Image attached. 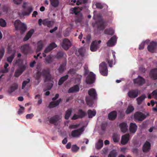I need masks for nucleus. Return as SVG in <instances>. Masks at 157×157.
I'll return each instance as SVG.
<instances>
[{
  "label": "nucleus",
  "mask_w": 157,
  "mask_h": 157,
  "mask_svg": "<svg viewBox=\"0 0 157 157\" xmlns=\"http://www.w3.org/2000/svg\"><path fill=\"white\" fill-rule=\"evenodd\" d=\"M9 66V64L6 63L4 66V69L0 71V72L3 73H6L8 71V69L7 68V67Z\"/></svg>",
  "instance_id": "45"
},
{
  "label": "nucleus",
  "mask_w": 157,
  "mask_h": 157,
  "mask_svg": "<svg viewBox=\"0 0 157 157\" xmlns=\"http://www.w3.org/2000/svg\"><path fill=\"white\" fill-rule=\"evenodd\" d=\"M135 83H137L139 85H141L145 82L144 78L140 76H138L137 78L134 80Z\"/></svg>",
  "instance_id": "18"
},
{
  "label": "nucleus",
  "mask_w": 157,
  "mask_h": 157,
  "mask_svg": "<svg viewBox=\"0 0 157 157\" xmlns=\"http://www.w3.org/2000/svg\"><path fill=\"white\" fill-rule=\"evenodd\" d=\"M21 54L20 53H18L17 54V57L15 61V63L19 65H22L23 64V61L22 59L21 58Z\"/></svg>",
  "instance_id": "17"
},
{
  "label": "nucleus",
  "mask_w": 157,
  "mask_h": 157,
  "mask_svg": "<svg viewBox=\"0 0 157 157\" xmlns=\"http://www.w3.org/2000/svg\"><path fill=\"white\" fill-rule=\"evenodd\" d=\"M151 149V144L149 142L146 141L144 144L143 147V151L145 153L148 152Z\"/></svg>",
  "instance_id": "13"
},
{
  "label": "nucleus",
  "mask_w": 157,
  "mask_h": 157,
  "mask_svg": "<svg viewBox=\"0 0 157 157\" xmlns=\"http://www.w3.org/2000/svg\"><path fill=\"white\" fill-rule=\"evenodd\" d=\"M30 80L29 79H27L26 80L24 81L23 82L22 86V89H23L25 87V86L29 83L30 82Z\"/></svg>",
  "instance_id": "48"
},
{
  "label": "nucleus",
  "mask_w": 157,
  "mask_h": 157,
  "mask_svg": "<svg viewBox=\"0 0 157 157\" xmlns=\"http://www.w3.org/2000/svg\"><path fill=\"white\" fill-rule=\"evenodd\" d=\"M35 98L38 100V104L40 105L42 103V101L41 97L40 95L38 94L36 95Z\"/></svg>",
  "instance_id": "47"
},
{
  "label": "nucleus",
  "mask_w": 157,
  "mask_h": 157,
  "mask_svg": "<svg viewBox=\"0 0 157 157\" xmlns=\"http://www.w3.org/2000/svg\"><path fill=\"white\" fill-rule=\"evenodd\" d=\"M24 10L22 12L21 15H29L33 11L32 7L29 5L28 2H24L22 5Z\"/></svg>",
  "instance_id": "3"
},
{
  "label": "nucleus",
  "mask_w": 157,
  "mask_h": 157,
  "mask_svg": "<svg viewBox=\"0 0 157 157\" xmlns=\"http://www.w3.org/2000/svg\"><path fill=\"white\" fill-rule=\"evenodd\" d=\"M79 118H80V117H79V115H77L76 114H75L72 117V119L73 120H75V119H77Z\"/></svg>",
  "instance_id": "64"
},
{
  "label": "nucleus",
  "mask_w": 157,
  "mask_h": 157,
  "mask_svg": "<svg viewBox=\"0 0 157 157\" xmlns=\"http://www.w3.org/2000/svg\"><path fill=\"white\" fill-rule=\"evenodd\" d=\"M78 114L80 118H82L85 116L86 113L82 110L80 109L78 110Z\"/></svg>",
  "instance_id": "50"
},
{
  "label": "nucleus",
  "mask_w": 157,
  "mask_h": 157,
  "mask_svg": "<svg viewBox=\"0 0 157 157\" xmlns=\"http://www.w3.org/2000/svg\"><path fill=\"white\" fill-rule=\"evenodd\" d=\"M6 25V23L5 20L3 19H0V26L4 27Z\"/></svg>",
  "instance_id": "57"
},
{
  "label": "nucleus",
  "mask_w": 157,
  "mask_h": 157,
  "mask_svg": "<svg viewBox=\"0 0 157 157\" xmlns=\"http://www.w3.org/2000/svg\"><path fill=\"white\" fill-rule=\"evenodd\" d=\"M96 111L95 110H89L87 113L89 118H92L96 114Z\"/></svg>",
  "instance_id": "36"
},
{
  "label": "nucleus",
  "mask_w": 157,
  "mask_h": 157,
  "mask_svg": "<svg viewBox=\"0 0 157 157\" xmlns=\"http://www.w3.org/2000/svg\"><path fill=\"white\" fill-rule=\"evenodd\" d=\"M84 131L83 127H81L78 129L74 130L71 132L72 137L75 138L78 137Z\"/></svg>",
  "instance_id": "8"
},
{
  "label": "nucleus",
  "mask_w": 157,
  "mask_h": 157,
  "mask_svg": "<svg viewBox=\"0 0 157 157\" xmlns=\"http://www.w3.org/2000/svg\"><path fill=\"white\" fill-rule=\"evenodd\" d=\"M101 41L100 40H96L93 41L91 44L90 50L92 52H95L100 47V44Z\"/></svg>",
  "instance_id": "6"
},
{
  "label": "nucleus",
  "mask_w": 157,
  "mask_h": 157,
  "mask_svg": "<svg viewBox=\"0 0 157 157\" xmlns=\"http://www.w3.org/2000/svg\"><path fill=\"white\" fill-rule=\"evenodd\" d=\"M129 137V134H126L122 136L121 138V144L123 145L126 144L128 142Z\"/></svg>",
  "instance_id": "15"
},
{
  "label": "nucleus",
  "mask_w": 157,
  "mask_h": 157,
  "mask_svg": "<svg viewBox=\"0 0 157 157\" xmlns=\"http://www.w3.org/2000/svg\"><path fill=\"white\" fill-rule=\"evenodd\" d=\"M95 5L97 8L101 9L103 8V5L101 3L99 2H97L96 3Z\"/></svg>",
  "instance_id": "59"
},
{
  "label": "nucleus",
  "mask_w": 157,
  "mask_h": 157,
  "mask_svg": "<svg viewBox=\"0 0 157 157\" xmlns=\"http://www.w3.org/2000/svg\"><path fill=\"white\" fill-rule=\"evenodd\" d=\"M137 129V126L135 123H132L130 124L129 130L130 132L133 133H135Z\"/></svg>",
  "instance_id": "22"
},
{
  "label": "nucleus",
  "mask_w": 157,
  "mask_h": 157,
  "mask_svg": "<svg viewBox=\"0 0 157 157\" xmlns=\"http://www.w3.org/2000/svg\"><path fill=\"white\" fill-rule=\"evenodd\" d=\"M43 75V74L41 73V72L38 71L36 74L34 76L36 80H39V79Z\"/></svg>",
  "instance_id": "49"
},
{
  "label": "nucleus",
  "mask_w": 157,
  "mask_h": 157,
  "mask_svg": "<svg viewBox=\"0 0 157 157\" xmlns=\"http://www.w3.org/2000/svg\"><path fill=\"white\" fill-rule=\"evenodd\" d=\"M99 71L101 74L104 76H106L108 75V70L107 65L105 63L103 62L99 65Z\"/></svg>",
  "instance_id": "5"
},
{
  "label": "nucleus",
  "mask_w": 157,
  "mask_h": 157,
  "mask_svg": "<svg viewBox=\"0 0 157 157\" xmlns=\"http://www.w3.org/2000/svg\"><path fill=\"white\" fill-rule=\"evenodd\" d=\"M85 0H78L76 2V4L77 5H79L81 4L83 2H85Z\"/></svg>",
  "instance_id": "63"
},
{
  "label": "nucleus",
  "mask_w": 157,
  "mask_h": 157,
  "mask_svg": "<svg viewBox=\"0 0 157 157\" xmlns=\"http://www.w3.org/2000/svg\"><path fill=\"white\" fill-rule=\"evenodd\" d=\"M88 94L92 98L94 99L97 95L95 90L92 88L88 90Z\"/></svg>",
  "instance_id": "21"
},
{
  "label": "nucleus",
  "mask_w": 157,
  "mask_h": 157,
  "mask_svg": "<svg viewBox=\"0 0 157 157\" xmlns=\"http://www.w3.org/2000/svg\"><path fill=\"white\" fill-rule=\"evenodd\" d=\"M146 98V96L145 95H143L137 98L136 100L137 104L139 105Z\"/></svg>",
  "instance_id": "33"
},
{
  "label": "nucleus",
  "mask_w": 157,
  "mask_h": 157,
  "mask_svg": "<svg viewBox=\"0 0 157 157\" xmlns=\"http://www.w3.org/2000/svg\"><path fill=\"white\" fill-rule=\"evenodd\" d=\"M30 49V47L29 44H26L21 46V51L26 54Z\"/></svg>",
  "instance_id": "19"
},
{
  "label": "nucleus",
  "mask_w": 157,
  "mask_h": 157,
  "mask_svg": "<svg viewBox=\"0 0 157 157\" xmlns=\"http://www.w3.org/2000/svg\"><path fill=\"white\" fill-rule=\"evenodd\" d=\"M71 109H69L67 110L66 113L65 117L66 119H68L70 116L71 113Z\"/></svg>",
  "instance_id": "46"
},
{
  "label": "nucleus",
  "mask_w": 157,
  "mask_h": 157,
  "mask_svg": "<svg viewBox=\"0 0 157 157\" xmlns=\"http://www.w3.org/2000/svg\"><path fill=\"white\" fill-rule=\"evenodd\" d=\"M120 139V136L117 134H114L113 136V139L115 143L118 142Z\"/></svg>",
  "instance_id": "43"
},
{
  "label": "nucleus",
  "mask_w": 157,
  "mask_h": 157,
  "mask_svg": "<svg viewBox=\"0 0 157 157\" xmlns=\"http://www.w3.org/2000/svg\"><path fill=\"white\" fill-rule=\"evenodd\" d=\"M61 118V117H59V118H57L56 117H52L51 118V122H52L53 123H54L55 121H57L59 120Z\"/></svg>",
  "instance_id": "61"
},
{
  "label": "nucleus",
  "mask_w": 157,
  "mask_h": 157,
  "mask_svg": "<svg viewBox=\"0 0 157 157\" xmlns=\"http://www.w3.org/2000/svg\"><path fill=\"white\" fill-rule=\"evenodd\" d=\"M117 116V113L113 111L110 113L108 115V118L110 120H113L115 119Z\"/></svg>",
  "instance_id": "30"
},
{
  "label": "nucleus",
  "mask_w": 157,
  "mask_h": 157,
  "mask_svg": "<svg viewBox=\"0 0 157 157\" xmlns=\"http://www.w3.org/2000/svg\"><path fill=\"white\" fill-rule=\"evenodd\" d=\"M103 145V141L99 140L95 144V147L97 149H100L102 147Z\"/></svg>",
  "instance_id": "35"
},
{
  "label": "nucleus",
  "mask_w": 157,
  "mask_h": 157,
  "mask_svg": "<svg viewBox=\"0 0 157 157\" xmlns=\"http://www.w3.org/2000/svg\"><path fill=\"white\" fill-rule=\"evenodd\" d=\"M18 85L17 84H15L12 85L9 89L8 92L11 94L16 89H17L18 87Z\"/></svg>",
  "instance_id": "37"
},
{
  "label": "nucleus",
  "mask_w": 157,
  "mask_h": 157,
  "mask_svg": "<svg viewBox=\"0 0 157 157\" xmlns=\"http://www.w3.org/2000/svg\"><path fill=\"white\" fill-rule=\"evenodd\" d=\"M85 52V50L83 48H81L79 49L78 51V52H79V54L81 56H82L83 55Z\"/></svg>",
  "instance_id": "58"
},
{
  "label": "nucleus",
  "mask_w": 157,
  "mask_h": 157,
  "mask_svg": "<svg viewBox=\"0 0 157 157\" xmlns=\"http://www.w3.org/2000/svg\"><path fill=\"white\" fill-rule=\"evenodd\" d=\"M66 65V63H64L60 66L59 69V72H62L64 71V70L65 69V67Z\"/></svg>",
  "instance_id": "53"
},
{
  "label": "nucleus",
  "mask_w": 157,
  "mask_h": 157,
  "mask_svg": "<svg viewBox=\"0 0 157 157\" xmlns=\"http://www.w3.org/2000/svg\"><path fill=\"white\" fill-rule=\"evenodd\" d=\"M22 1V0H13V3L16 5L20 4Z\"/></svg>",
  "instance_id": "60"
},
{
  "label": "nucleus",
  "mask_w": 157,
  "mask_h": 157,
  "mask_svg": "<svg viewBox=\"0 0 157 157\" xmlns=\"http://www.w3.org/2000/svg\"><path fill=\"white\" fill-rule=\"evenodd\" d=\"M147 41H145L144 42H142V43L140 44L139 45V49L140 50H142L144 48V45L147 44Z\"/></svg>",
  "instance_id": "54"
},
{
  "label": "nucleus",
  "mask_w": 157,
  "mask_h": 157,
  "mask_svg": "<svg viewBox=\"0 0 157 157\" xmlns=\"http://www.w3.org/2000/svg\"><path fill=\"white\" fill-rule=\"evenodd\" d=\"M156 46V43L154 42H151L149 45L148 46V51L151 52H153L155 49Z\"/></svg>",
  "instance_id": "16"
},
{
  "label": "nucleus",
  "mask_w": 157,
  "mask_h": 157,
  "mask_svg": "<svg viewBox=\"0 0 157 157\" xmlns=\"http://www.w3.org/2000/svg\"><path fill=\"white\" fill-rule=\"evenodd\" d=\"M15 29L23 34L26 30V26L24 23H21L19 20H16L14 23Z\"/></svg>",
  "instance_id": "1"
},
{
  "label": "nucleus",
  "mask_w": 157,
  "mask_h": 157,
  "mask_svg": "<svg viewBox=\"0 0 157 157\" xmlns=\"http://www.w3.org/2000/svg\"><path fill=\"white\" fill-rule=\"evenodd\" d=\"M117 40V37L114 36L107 43V46L109 47H112L115 44Z\"/></svg>",
  "instance_id": "11"
},
{
  "label": "nucleus",
  "mask_w": 157,
  "mask_h": 157,
  "mask_svg": "<svg viewBox=\"0 0 157 157\" xmlns=\"http://www.w3.org/2000/svg\"><path fill=\"white\" fill-rule=\"evenodd\" d=\"M8 53L11 55L7 58V60L9 63H11L14 57L15 52L13 50H12L10 48H8Z\"/></svg>",
  "instance_id": "9"
},
{
  "label": "nucleus",
  "mask_w": 157,
  "mask_h": 157,
  "mask_svg": "<svg viewBox=\"0 0 157 157\" xmlns=\"http://www.w3.org/2000/svg\"><path fill=\"white\" fill-rule=\"evenodd\" d=\"M33 116H34L33 114V113H31V114H27L26 115V119H31Z\"/></svg>",
  "instance_id": "62"
},
{
  "label": "nucleus",
  "mask_w": 157,
  "mask_h": 157,
  "mask_svg": "<svg viewBox=\"0 0 157 157\" xmlns=\"http://www.w3.org/2000/svg\"><path fill=\"white\" fill-rule=\"evenodd\" d=\"M115 32V30L112 28L106 29L105 31V33L106 34L112 35Z\"/></svg>",
  "instance_id": "34"
},
{
  "label": "nucleus",
  "mask_w": 157,
  "mask_h": 157,
  "mask_svg": "<svg viewBox=\"0 0 157 157\" xmlns=\"http://www.w3.org/2000/svg\"><path fill=\"white\" fill-rule=\"evenodd\" d=\"M78 8L77 7H74L71 9L72 11V13H75V14H77L78 13V16H79L80 17L81 19L78 21V22H80L81 21V19L82 18V14L80 13H79V11H78Z\"/></svg>",
  "instance_id": "24"
},
{
  "label": "nucleus",
  "mask_w": 157,
  "mask_h": 157,
  "mask_svg": "<svg viewBox=\"0 0 157 157\" xmlns=\"http://www.w3.org/2000/svg\"><path fill=\"white\" fill-rule=\"evenodd\" d=\"M85 70V74H88V76L86 80V82L87 84H91L94 82L95 79V75L92 72L89 73L87 67H84Z\"/></svg>",
  "instance_id": "4"
},
{
  "label": "nucleus",
  "mask_w": 157,
  "mask_h": 157,
  "mask_svg": "<svg viewBox=\"0 0 157 157\" xmlns=\"http://www.w3.org/2000/svg\"><path fill=\"white\" fill-rule=\"evenodd\" d=\"M5 50L3 48H2L0 49V60L2 58L4 54Z\"/></svg>",
  "instance_id": "55"
},
{
  "label": "nucleus",
  "mask_w": 157,
  "mask_h": 157,
  "mask_svg": "<svg viewBox=\"0 0 157 157\" xmlns=\"http://www.w3.org/2000/svg\"><path fill=\"white\" fill-rule=\"evenodd\" d=\"M61 101V99H59L56 101L52 102L50 103L49 105V107L50 108H53L55 107L58 105Z\"/></svg>",
  "instance_id": "27"
},
{
  "label": "nucleus",
  "mask_w": 157,
  "mask_h": 157,
  "mask_svg": "<svg viewBox=\"0 0 157 157\" xmlns=\"http://www.w3.org/2000/svg\"><path fill=\"white\" fill-rule=\"evenodd\" d=\"M150 76L153 79H157V69H153L151 71Z\"/></svg>",
  "instance_id": "23"
},
{
  "label": "nucleus",
  "mask_w": 157,
  "mask_h": 157,
  "mask_svg": "<svg viewBox=\"0 0 157 157\" xmlns=\"http://www.w3.org/2000/svg\"><path fill=\"white\" fill-rule=\"evenodd\" d=\"M71 43L70 41L67 39L63 40L61 46L65 50H67L71 46Z\"/></svg>",
  "instance_id": "10"
},
{
  "label": "nucleus",
  "mask_w": 157,
  "mask_h": 157,
  "mask_svg": "<svg viewBox=\"0 0 157 157\" xmlns=\"http://www.w3.org/2000/svg\"><path fill=\"white\" fill-rule=\"evenodd\" d=\"M121 131L123 132H125L127 130L128 126L126 123H122L119 125Z\"/></svg>",
  "instance_id": "25"
},
{
  "label": "nucleus",
  "mask_w": 157,
  "mask_h": 157,
  "mask_svg": "<svg viewBox=\"0 0 157 157\" xmlns=\"http://www.w3.org/2000/svg\"><path fill=\"white\" fill-rule=\"evenodd\" d=\"M20 109L19 110L18 112V113L19 115L22 114L24 113L25 109V108L24 107L21 105L20 106Z\"/></svg>",
  "instance_id": "56"
},
{
  "label": "nucleus",
  "mask_w": 157,
  "mask_h": 157,
  "mask_svg": "<svg viewBox=\"0 0 157 157\" xmlns=\"http://www.w3.org/2000/svg\"><path fill=\"white\" fill-rule=\"evenodd\" d=\"M152 95L155 98H157V90H154L151 94H150L148 95V98L149 99L151 98V95Z\"/></svg>",
  "instance_id": "44"
},
{
  "label": "nucleus",
  "mask_w": 157,
  "mask_h": 157,
  "mask_svg": "<svg viewBox=\"0 0 157 157\" xmlns=\"http://www.w3.org/2000/svg\"><path fill=\"white\" fill-rule=\"evenodd\" d=\"M79 90V89L78 86L76 85L70 88L68 90V92L69 93L75 92L78 91Z\"/></svg>",
  "instance_id": "29"
},
{
  "label": "nucleus",
  "mask_w": 157,
  "mask_h": 157,
  "mask_svg": "<svg viewBox=\"0 0 157 157\" xmlns=\"http://www.w3.org/2000/svg\"><path fill=\"white\" fill-rule=\"evenodd\" d=\"M79 148L76 145H73L71 147V150L73 152L77 151L79 150Z\"/></svg>",
  "instance_id": "52"
},
{
  "label": "nucleus",
  "mask_w": 157,
  "mask_h": 157,
  "mask_svg": "<svg viewBox=\"0 0 157 157\" xmlns=\"http://www.w3.org/2000/svg\"><path fill=\"white\" fill-rule=\"evenodd\" d=\"M54 59V57L53 56H48L45 59V63H49L53 61Z\"/></svg>",
  "instance_id": "40"
},
{
  "label": "nucleus",
  "mask_w": 157,
  "mask_h": 157,
  "mask_svg": "<svg viewBox=\"0 0 157 157\" xmlns=\"http://www.w3.org/2000/svg\"><path fill=\"white\" fill-rule=\"evenodd\" d=\"M37 44V46L36 49V52H38L42 50L44 44L43 41H40L38 42Z\"/></svg>",
  "instance_id": "32"
},
{
  "label": "nucleus",
  "mask_w": 157,
  "mask_h": 157,
  "mask_svg": "<svg viewBox=\"0 0 157 157\" xmlns=\"http://www.w3.org/2000/svg\"><path fill=\"white\" fill-rule=\"evenodd\" d=\"M26 68V66L24 65L18 69L15 72L14 76L16 77L19 76L23 72Z\"/></svg>",
  "instance_id": "20"
},
{
  "label": "nucleus",
  "mask_w": 157,
  "mask_h": 157,
  "mask_svg": "<svg viewBox=\"0 0 157 157\" xmlns=\"http://www.w3.org/2000/svg\"><path fill=\"white\" fill-rule=\"evenodd\" d=\"M43 24L48 27H50L54 24L53 21H49L48 19H45L43 21Z\"/></svg>",
  "instance_id": "31"
},
{
  "label": "nucleus",
  "mask_w": 157,
  "mask_h": 157,
  "mask_svg": "<svg viewBox=\"0 0 157 157\" xmlns=\"http://www.w3.org/2000/svg\"><path fill=\"white\" fill-rule=\"evenodd\" d=\"M51 5L54 7H57L59 3V0H50Z\"/></svg>",
  "instance_id": "38"
},
{
  "label": "nucleus",
  "mask_w": 157,
  "mask_h": 157,
  "mask_svg": "<svg viewBox=\"0 0 157 157\" xmlns=\"http://www.w3.org/2000/svg\"><path fill=\"white\" fill-rule=\"evenodd\" d=\"M134 110V108L132 105H129L126 111L127 114H129L132 112Z\"/></svg>",
  "instance_id": "42"
},
{
  "label": "nucleus",
  "mask_w": 157,
  "mask_h": 157,
  "mask_svg": "<svg viewBox=\"0 0 157 157\" xmlns=\"http://www.w3.org/2000/svg\"><path fill=\"white\" fill-rule=\"evenodd\" d=\"M91 99L90 97H87L86 98V101L88 105L91 107L92 105V103L91 102Z\"/></svg>",
  "instance_id": "51"
},
{
  "label": "nucleus",
  "mask_w": 157,
  "mask_h": 157,
  "mask_svg": "<svg viewBox=\"0 0 157 157\" xmlns=\"http://www.w3.org/2000/svg\"><path fill=\"white\" fill-rule=\"evenodd\" d=\"M112 51V54L114 58V60H110L109 58L107 60L109 64V66L110 67H112L113 65L115 63V61L114 60L115 58V52L113 51Z\"/></svg>",
  "instance_id": "28"
},
{
  "label": "nucleus",
  "mask_w": 157,
  "mask_h": 157,
  "mask_svg": "<svg viewBox=\"0 0 157 157\" xmlns=\"http://www.w3.org/2000/svg\"><path fill=\"white\" fill-rule=\"evenodd\" d=\"M34 32V30L32 29L29 30L24 38V41H26L29 39Z\"/></svg>",
  "instance_id": "26"
},
{
  "label": "nucleus",
  "mask_w": 157,
  "mask_h": 157,
  "mask_svg": "<svg viewBox=\"0 0 157 157\" xmlns=\"http://www.w3.org/2000/svg\"><path fill=\"white\" fill-rule=\"evenodd\" d=\"M96 13L97 12L96 11H94L93 18L94 19H98L99 20V22L98 23V29L99 30H103L107 25V23L101 17H98V16L96 15Z\"/></svg>",
  "instance_id": "2"
},
{
  "label": "nucleus",
  "mask_w": 157,
  "mask_h": 157,
  "mask_svg": "<svg viewBox=\"0 0 157 157\" xmlns=\"http://www.w3.org/2000/svg\"><path fill=\"white\" fill-rule=\"evenodd\" d=\"M68 75H66L65 76L62 77L59 80L58 85H61L68 78Z\"/></svg>",
  "instance_id": "41"
},
{
  "label": "nucleus",
  "mask_w": 157,
  "mask_h": 157,
  "mask_svg": "<svg viewBox=\"0 0 157 157\" xmlns=\"http://www.w3.org/2000/svg\"><path fill=\"white\" fill-rule=\"evenodd\" d=\"M148 115L147 113H142L137 112L134 115L135 119L138 121H142Z\"/></svg>",
  "instance_id": "7"
},
{
  "label": "nucleus",
  "mask_w": 157,
  "mask_h": 157,
  "mask_svg": "<svg viewBox=\"0 0 157 157\" xmlns=\"http://www.w3.org/2000/svg\"><path fill=\"white\" fill-rule=\"evenodd\" d=\"M117 152L115 150H113L109 154L108 157H116L117 155Z\"/></svg>",
  "instance_id": "39"
},
{
  "label": "nucleus",
  "mask_w": 157,
  "mask_h": 157,
  "mask_svg": "<svg viewBox=\"0 0 157 157\" xmlns=\"http://www.w3.org/2000/svg\"><path fill=\"white\" fill-rule=\"evenodd\" d=\"M56 47L57 45L56 44L54 43H52L45 50L44 52L43 53L44 57H45L46 56V55L45 54V53L48 52Z\"/></svg>",
  "instance_id": "12"
},
{
  "label": "nucleus",
  "mask_w": 157,
  "mask_h": 157,
  "mask_svg": "<svg viewBox=\"0 0 157 157\" xmlns=\"http://www.w3.org/2000/svg\"><path fill=\"white\" fill-rule=\"evenodd\" d=\"M139 91L138 90H133L129 91L128 93V96L130 98H135L138 94Z\"/></svg>",
  "instance_id": "14"
}]
</instances>
